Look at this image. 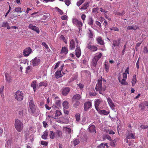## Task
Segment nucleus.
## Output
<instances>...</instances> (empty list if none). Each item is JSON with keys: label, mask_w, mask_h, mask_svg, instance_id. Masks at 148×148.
Instances as JSON below:
<instances>
[{"label": "nucleus", "mask_w": 148, "mask_h": 148, "mask_svg": "<svg viewBox=\"0 0 148 148\" xmlns=\"http://www.w3.org/2000/svg\"><path fill=\"white\" fill-rule=\"evenodd\" d=\"M29 100V105L32 113L34 116L38 115L40 113V112L38 109H37L35 108V106L34 104L32 97H30Z\"/></svg>", "instance_id": "nucleus-1"}, {"label": "nucleus", "mask_w": 148, "mask_h": 148, "mask_svg": "<svg viewBox=\"0 0 148 148\" xmlns=\"http://www.w3.org/2000/svg\"><path fill=\"white\" fill-rule=\"evenodd\" d=\"M95 89L97 91L99 92L100 94H102V91H104L106 89L105 84L102 83V78L98 80V82L96 84Z\"/></svg>", "instance_id": "nucleus-2"}, {"label": "nucleus", "mask_w": 148, "mask_h": 148, "mask_svg": "<svg viewBox=\"0 0 148 148\" xmlns=\"http://www.w3.org/2000/svg\"><path fill=\"white\" fill-rule=\"evenodd\" d=\"M14 126L15 128L18 132H21L23 130V127L22 122L18 119L15 120Z\"/></svg>", "instance_id": "nucleus-3"}, {"label": "nucleus", "mask_w": 148, "mask_h": 148, "mask_svg": "<svg viewBox=\"0 0 148 148\" xmlns=\"http://www.w3.org/2000/svg\"><path fill=\"white\" fill-rule=\"evenodd\" d=\"M103 103V100L101 99H96L95 102V106L96 110H97L100 109H102V105Z\"/></svg>", "instance_id": "nucleus-4"}, {"label": "nucleus", "mask_w": 148, "mask_h": 148, "mask_svg": "<svg viewBox=\"0 0 148 148\" xmlns=\"http://www.w3.org/2000/svg\"><path fill=\"white\" fill-rule=\"evenodd\" d=\"M135 134L134 133L132 132L131 131H127L126 132V137L125 139V141L127 143L129 142L128 139H134L135 138Z\"/></svg>", "instance_id": "nucleus-5"}, {"label": "nucleus", "mask_w": 148, "mask_h": 148, "mask_svg": "<svg viewBox=\"0 0 148 148\" xmlns=\"http://www.w3.org/2000/svg\"><path fill=\"white\" fill-rule=\"evenodd\" d=\"M102 55V53H97L92 59V66L95 67L97 65V63L98 60L101 58Z\"/></svg>", "instance_id": "nucleus-6"}, {"label": "nucleus", "mask_w": 148, "mask_h": 148, "mask_svg": "<svg viewBox=\"0 0 148 148\" xmlns=\"http://www.w3.org/2000/svg\"><path fill=\"white\" fill-rule=\"evenodd\" d=\"M23 94L22 91L18 90L15 93V99L19 101H21L23 99Z\"/></svg>", "instance_id": "nucleus-7"}, {"label": "nucleus", "mask_w": 148, "mask_h": 148, "mask_svg": "<svg viewBox=\"0 0 148 148\" xmlns=\"http://www.w3.org/2000/svg\"><path fill=\"white\" fill-rule=\"evenodd\" d=\"M30 63L33 66H37L40 64V60L38 57H36L31 60Z\"/></svg>", "instance_id": "nucleus-8"}, {"label": "nucleus", "mask_w": 148, "mask_h": 148, "mask_svg": "<svg viewBox=\"0 0 148 148\" xmlns=\"http://www.w3.org/2000/svg\"><path fill=\"white\" fill-rule=\"evenodd\" d=\"M75 41L77 44V45L76 46V48L75 50V55L77 58H79L81 56V51L80 48V47L78 45V41L77 38H76L75 39Z\"/></svg>", "instance_id": "nucleus-9"}, {"label": "nucleus", "mask_w": 148, "mask_h": 148, "mask_svg": "<svg viewBox=\"0 0 148 148\" xmlns=\"http://www.w3.org/2000/svg\"><path fill=\"white\" fill-rule=\"evenodd\" d=\"M32 52V49L29 47L25 48L23 51V54L25 57L28 56Z\"/></svg>", "instance_id": "nucleus-10"}, {"label": "nucleus", "mask_w": 148, "mask_h": 148, "mask_svg": "<svg viewBox=\"0 0 148 148\" xmlns=\"http://www.w3.org/2000/svg\"><path fill=\"white\" fill-rule=\"evenodd\" d=\"M72 21L73 24L79 27H82V23L80 21H79L76 18H73L72 19Z\"/></svg>", "instance_id": "nucleus-11"}, {"label": "nucleus", "mask_w": 148, "mask_h": 148, "mask_svg": "<svg viewBox=\"0 0 148 148\" xmlns=\"http://www.w3.org/2000/svg\"><path fill=\"white\" fill-rule=\"evenodd\" d=\"M91 44V42H89L88 45L87 47L93 51H97V47L94 45H92Z\"/></svg>", "instance_id": "nucleus-12"}, {"label": "nucleus", "mask_w": 148, "mask_h": 148, "mask_svg": "<svg viewBox=\"0 0 148 148\" xmlns=\"http://www.w3.org/2000/svg\"><path fill=\"white\" fill-rule=\"evenodd\" d=\"M31 87L32 88L34 92L36 91L38 88V84L36 80H34L31 83Z\"/></svg>", "instance_id": "nucleus-13"}, {"label": "nucleus", "mask_w": 148, "mask_h": 148, "mask_svg": "<svg viewBox=\"0 0 148 148\" xmlns=\"http://www.w3.org/2000/svg\"><path fill=\"white\" fill-rule=\"evenodd\" d=\"M92 103L90 101H87L84 103V108L85 111H87L90 108L92 107Z\"/></svg>", "instance_id": "nucleus-14"}, {"label": "nucleus", "mask_w": 148, "mask_h": 148, "mask_svg": "<svg viewBox=\"0 0 148 148\" xmlns=\"http://www.w3.org/2000/svg\"><path fill=\"white\" fill-rule=\"evenodd\" d=\"M70 89L68 87L64 88L62 90V94L64 96H66L69 92Z\"/></svg>", "instance_id": "nucleus-15"}, {"label": "nucleus", "mask_w": 148, "mask_h": 148, "mask_svg": "<svg viewBox=\"0 0 148 148\" xmlns=\"http://www.w3.org/2000/svg\"><path fill=\"white\" fill-rule=\"evenodd\" d=\"M89 132L95 134L96 133L95 130V127L94 125H90L88 128Z\"/></svg>", "instance_id": "nucleus-16"}, {"label": "nucleus", "mask_w": 148, "mask_h": 148, "mask_svg": "<svg viewBox=\"0 0 148 148\" xmlns=\"http://www.w3.org/2000/svg\"><path fill=\"white\" fill-rule=\"evenodd\" d=\"M29 28L36 32L37 33H39L40 32L39 28L36 26L33 25L32 24H29Z\"/></svg>", "instance_id": "nucleus-17"}, {"label": "nucleus", "mask_w": 148, "mask_h": 148, "mask_svg": "<svg viewBox=\"0 0 148 148\" xmlns=\"http://www.w3.org/2000/svg\"><path fill=\"white\" fill-rule=\"evenodd\" d=\"M96 40L97 44L101 45H103L104 44V42L102 40L101 37L98 36L96 38Z\"/></svg>", "instance_id": "nucleus-18"}, {"label": "nucleus", "mask_w": 148, "mask_h": 148, "mask_svg": "<svg viewBox=\"0 0 148 148\" xmlns=\"http://www.w3.org/2000/svg\"><path fill=\"white\" fill-rule=\"evenodd\" d=\"M144 106H148V102L147 101H144L143 103H142L139 105V107L141 108V109L142 110H144Z\"/></svg>", "instance_id": "nucleus-19"}, {"label": "nucleus", "mask_w": 148, "mask_h": 148, "mask_svg": "<svg viewBox=\"0 0 148 148\" xmlns=\"http://www.w3.org/2000/svg\"><path fill=\"white\" fill-rule=\"evenodd\" d=\"M61 121L63 123H67L69 122V119L68 117L64 115L62 117H61Z\"/></svg>", "instance_id": "nucleus-20"}, {"label": "nucleus", "mask_w": 148, "mask_h": 148, "mask_svg": "<svg viewBox=\"0 0 148 148\" xmlns=\"http://www.w3.org/2000/svg\"><path fill=\"white\" fill-rule=\"evenodd\" d=\"M101 109L98 110L97 111L100 114H104L105 115H107L109 114V112L105 110H101Z\"/></svg>", "instance_id": "nucleus-21"}, {"label": "nucleus", "mask_w": 148, "mask_h": 148, "mask_svg": "<svg viewBox=\"0 0 148 148\" xmlns=\"http://www.w3.org/2000/svg\"><path fill=\"white\" fill-rule=\"evenodd\" d=\"M59 69L55 73V77L57 79L60 77L62 76V74L61 73V71Z\"/></svg>", "instance_id": "nucleus-22"}, {"label": "nucleus", "mask_w": 148, "mask_h": 148, "mask_svg": "<svg viewBox=\"0 0 148 148\" xmlns=\"http://www.w3.org/2000/svg\"><path fill=\"white\" fill-rule=\"evenodd\" d=\"M104 68L106 72H108L110 69V64L106 61L104 62Z\"/></svg>", "instance_id": "nucleus-23"}, {"label": "nucleus", "mask_w": 148, "mask_h": 148, "mask_svg": "<svg viewBox=\"0 0 148 148\" xmlns=\"http://www.w3.org/2000/svg\"><path fill=\"white\" fill-rule=\"evenodd\" d=\"M75 46V42L73 39H71L70 41V48L72 50L74 49Z\"/></svg>", "instance_id": "nucleus-24"}, {"label": "nucleus", "mask_w": 148, "mask_h": 148, "mask_svg": "<svg viewBox=\"0 0 148 148\" xmlns=\"http://www.w3.org/2000/svg\"><path fill=\"white\" fill-rule=\"evenodd\" d=\"M138 27L136 25H133L132 26H129L127 27V30H135L138 28Z\"/></svg>", "instance_id": "nucleus-25"}, {"label": "nucleus", "mask_w": 148, "mask_h": 148, "mask_svg": "<svg viewBox=\"0 0 148 148\" xmlns=\"http://www.w3.org/2000/svg\"><path fill=\"white\" fill-rule=\"evenodd\" d=\"M55 136L58 137H62V132L59 130H57L55 132Z\"/></svg>", "instance_id": "nucleus-26"}, {"label": "nucleus", "mask_w": 148, "mask_h": 148, "mask_svg": "<svg viewBox=\"0 0 148 148\" xmlns=\"http://www.w3.org/2000/svg\"><path fill=\"white\" fill-rule=\"evenodd\" d=\"M55 103L58 106H60L61 103V101L58 97H55Z\"/></svg>", "instance_id": "nucleus-27"}, {"label": "nucleus", "mask_w": 148, "mask_h": 148, "mask_svg": "<svg viewBox=\"0 0 148 148\" xmlns=\"http://www.w3.org/2000/svg\"><path fill=\"white\" fill-rule=\"evenodd\" d=\"M89 32H88V36L90 40H92L93 38V34L92 31L90 29H88Z\"/></svg>", "instance_id": "nucleus-28"}, {"label": "nucleus", "mask_w": 148, "mask_h": 148, "mask_svg": "<svg viewBox=\"0 0 148 148\" xmlns=\"http://www.w3.org/2000/svg\"><path fill=\"white\" fill-rule=\"evenodd\" d=\"M42 13L40 11H39L35 12L31 14V16H33L34 18L36 16H38L40 15H42Z\"/></svg>", "instance_id": "nucleus-29"}, {"label": "nucleus", "mask_w": 148, "mask_h": 148, "mask_svg": "<svg viewBox=\"0 0 148 148\" xmlns=\"http://www.w3.org/2000/svg\"><path fill=\"white\" fill-rule=\"evenodd\" d=\"M62 105L63 107L66 109L69 108V102L67 101H64L62 103Z\"/></svg>", "instance_id": "nucleus-30"}, {"label": "nucleus", "mask_w": 148, "mask_h": 148, "mask_svg": "<svg viewBox=\"0 0 148 148\" xmlns=\"http://www.w3.org/2000/svg\"><path fill=\"white\" fill-rule=\"evenodd\" d=\"M120 40L118 39L117 40H114L113 41V45L114 47L119 46L120 44Z\"/></svg>", "instance_id": "nucleus-31"}, {"label": "nucleus", "mask_w": 148, "mask_h": 148, "mask_svg": "<svg viewBox=\"0 0 148 148\" xmlns=\"http://www.w3.org/2000/svg\"><path fill=\"white\" fill-rule=\"evenodd\" d=\"M81 97V96L79 94H77L73 96V99L77 100H80Z\"/></svg>", "instance_id": "nucleus-32"}, {"label": "nucleus", "mask_w": 148, "mask_h": 148, "mask_svg": "<svg viewBox=\"0 0 148 148\" xmlns=\"http://www.w3.org/2000/svg\"><path fill=\"white\" fill-rule=\"evenodd\" d=\"M89 3L88 2L84 3L82 5L81 8H80L81 10H86L87 8L89 6Z\"/></svg>", "instance_id": "nucleus-33"}, {"label": "nucleus", "mask_w": 148, "mask_h": 148, "mask_svg": "<svg viewBox=\"0 0 148 148\" xmlns=\"http://www.w3.org/2000/svg\"><path fill=\"white\" fill-rule=\"evenodd\" d=\"M55 114V118L54 119H56V118H57L58 116L62 115V113L60 111L57 110L56 111Z\"/></svg>", "instance_id": "nucleus-34"}, {"label": "nucleus", "mask_w": 148, "mask_h": 148, "mask_svg": "<svg viewBox=\"0 0 148 148\" xmlns=\"http://www.w3.org/2000/svg\"><path fill=\"white\" fill-rule=\"evenodd\" d=\"M68 52V51L67 48L66 47H63L62 49L61 53H64V54H66Z\"/></svg>", "instance_id": "nucleus-35"}, {"label": "nucleus", "mask_w": 148, "mask_h": 148, "mask_svg": "<svg viewBox=\"0 0 148 148\" xmlns=\"http://www.w3.org/2000/svg\"><path fill=\"white\" fill-rule=\"evenodd\" d=\"M118 79L119 82H120L122 84L125 85H127V83L125 81L126 79H123L122 81H121L119 77H118Z\"/></svg>", "instance_id": "nucleus-36"}, {"label": "nucleus", "mask_w": 148, "mask_h": 148, "mask_svg": "<svg viewBox=\"0 0 148 148\" xmlns=\"http://www.w3.org/2000/svg\"><path fill=\"white\" fill-rule=\"evenodd\" d=\"M48 135V132L47 131H45L44 132V134L42 135V138L44 139H47Z\"/></svg>", "instance_id": "nucleus-37"}, {"label": "nucleus", "mask_w": 148, "mask_h": 148, "mask_svg": "<svg viewBox=\"0 0 148 148\" xmlns=\"http://www.w3.org/2000/svg\"><path fill=\"white\" fill-rule=\"evenodd\" d=\"M5 77L6 80V81L8 82H10L11 78L10 76V75L8 73L5 74Z\"/></svg>", "instance_id": "nucleus-38"}, {"label": "nucleus", "mask_w": 148, "mask_h": 148, "mask_svg": "<svg viewBox=\"0 0 148 148\" xmlns=\"http://www.w3.org/2000/svg\"><path fill=\"white\" fill-rule=\"evenodd\" d=\"M136 75H134L133 76L132 80V84L133 86H134L136 83Z\"/></svg>", "instance_id": "nucleus-39"}, {"label": "nucleus", "mask_w": 148, "mask_h": 148, "mask_svg": "<svg viewBox=\"0 0 148 148\" xmlns=\"http://www.w3.org/2000/svg\"><path fill=\"white\" fill-rule=\"evenodd\" d=\"M47 85V84L45 82H41L40 83L38 84L39 87L43 86L44 87H46Z\"/></svg>", "instance_id": "nucleus-40"}, {"label": "nucleus", "mask_w": 148, "mask_h": 148, "mask_svg": "<svg viewBox=\"0 0 148 148\" xmlns=\"http://www.w3.org/2000/svg\"><path fill=\"white\" fill-rule=\"evenodd\" d=\"M32 69V67L30 66H27L26 68V71L25 73H27L30 72L31 71Z\"/></svg>", "instance_id": "nucleus-41"}, {"label": "nucleus", "mask_w": 148, "mask_h": 148, "mask_svg": "<svg viewBox=\"0 0 148 148\" xmlns=\"http://www.w3.org/2000/svg\"><path fill=\"white\" fill-rule=\"evenodd\" d=\"M88 24L91 26L93 25V20L92 17L89 18Z\"/></svg>", "instance_id": "nucleus-42"}, {"label": "nucleus", "mask_w": 148, "mask_h": 148, "mask_svg": "<svg viewBox=\"0 0 148 148\" xmlns=\"http://www.w3.org/2000/svg\"><path fill=\"white\" fill-rule=\"evenodd\" d=\"M73 144L74 146H76V145H78L79 143V140L77 139H74L73 140Z\"/></svg>", "instance_id": "nucleus-43"}, {"label": "nucleus", "mask_w": 148, "mask_h": 148, "mask_svg": "<svg viewBox=\"0 0 148 148\" xmlns=\"http://www.w3.org/2000/svg\"><path fill=\"white\" fill-rule=\"evenodd\" d=\"M55 134L53 131H50L49 136L51 138L53 139L55 137Z\"/></svg>", "instance_id": "nucleus-44"}, {"label": "nucleus", "mask_w": 148, "mask_h": 148, "mask_svg": "<svg viewBox=\"0 0 148 148\" xmlns=\"http://www.w3.org/2000/svg\"><path fill=\"white\" fill-rule=\"evenodd\" d=\"M84 87V85L83 84H82V83H79V84H78L77 88H79L81 90H82L83 88Z\"/></svg>", "instance_id": "nucleus-45"}, {"label": "nucleus", "mask_w": 148, "mask_h": 148, "mask_svg": "<svg viewBox=\"0 0 148 148\" xmlns=\"http://www.w3.org/2000/svg\"><path fill=\"white\" fill-rule=\"evenodd\" d=\"M105 146L108 147L107 144L102 143L98 146V147L99 148L104 147Z\"/></svg>", "instance_id": "nucleus-46"}, {"label": "nucleus", "mask_w": 148, "mask_h": 148, "mask_svg": "<svg viewBox=\"0 0 148 148\" xmlns=\"http://www.w3.org/2000/svg\"><path fill=\"white\" fill-rule=\"evenodd\" d=\"M42 45L45 47V48H46L47 49V51H49L50 50V49H49V48L48 46V45L46 43V42H42Z\"/></svg>", "instance_id": "nucleus-47"}, {"label": "nucleus", "mask_w": 148, "mask_h": 148, "mask_svg": "<svg viewBox=\"0 0 148 148\" xmlns=\"http://www.w3.org/2000/svg\"><path fill=\"white\" fill-rule=\"evenodd\" d=\"M110 29L111 31H115L118 32L119 31V29L116 27H110Z\"/></svg>", "instance_id": "nucleus-48"}, {"label": "nucleus", "mask_w": 148, "mask_h": 148, "mask_svg": "<svg viewBox=\"0 0 148 148\" xmlns=\"http://www.w3.org/2000/svg\"><path fill=\"white\" fill-rule=\"evenodd\" d=\"M14 10L16 12H19L20 13L22 12L21 8H16L14 9Z\"/></svg>", "instance_id": "nucleus-49"}, {"label": "nucleus", "mask_w": 148, "mask_h": 148, "mask_svg": "<svg viewBox=\"0 0 148 148\" xmlns=\"http://www.w3.org/2000/svg\"><path fill=\"white\" fill-rule=\"evenodd\" d=\"M100 11L101 12L103 13L105 15H106V14L108 12V11L106 10L105 9L101 8L100 9Z\"/></svg>", "instance_id": "nucleus-50"}, {"label": "nucleus", "mask_w": 148, "mask_h": 148, "mask_svg": "<svg viewBox=\"0 0 148 148\" xmlns=\"http://www.w3.org/2000/svg\"><path fill=\"white\" fill-rule=\"evenodd\" d=\"M80 104V102L78 101H76L75 103L73 104V107L76 108L77 106H78Z\"/></svg>", "instance_id": "nucleus-51"}, {"label": "nucleus", "mask_w": 148, "mask_h": 148, "mask_svg": "<svg viewBox=\"0 0 148 148\" xmlns=\"http://www.w3.org/2000/svg\"><path fill=\"white\" fill-rule=\"evenodd\" d=\"M64 129H65L66 132L68 133L69 134H70L71 133V130L70 128L65 127H64Z\"/></svg>", "instance_id": "nucleus-52"}, {"label": "nucleus", "mask_w": 148, "mask_h": 148, "mask_svg": "<svg viewBox=\"0 0 148 148\" xmlns=\"http://www.w3.org/2000/svg\"><path fill=\"white\" fill-rule=\"evenodd\" d=\"M75 118L76 120L77 121H79L80 120V115L79 114H77L75 115Z\"/></svg>", "instance_id": "nucleus-53"}, {"label": "nucleus", "mask_w": 148, "mask_h": 148, "mask_svg": "<svg viewBox=\"0 0 148 148\" xmlns=\"http://www.w3.org/2000/svg\"><path fill=\"white\" fill-rule=\"evenodd\" d=\"M8 25V23L7 22H3L2 25V27H5Z\"/></svg>", "instance_id": "nucleus-54"}, {"label": "nucleus", "mask_w": 148, "mask_h": 148, "mask_svg": "<svg viewBox=\"0 0 148 148\" xmlns=\"http://www.w3.org/2000/svg\"><path fill=\"white\" fill-rule=\"evenodd\" d=\"M64 2L65 4L67 6L69 5L71 3V1L70 0H65Z\"/></svg>", "instance_id": "nucleus-55"}, {"label": "nucleus", "mask_w": 148, "mask_h": 148, "mask_svg": "<svg viewBox=\"0 0 148 148\" xmlns=\"http://www.w3.org/2000/svg\"><path fill=\"white\" fill-rule=\"evenodd\" d=\"M84 0H80L77 2V5L79 6L84 1Z\"/></svg>", "instance_id": "nucleus-56"}, {"label": "nucleus", "mask_w": 148, "mask_h": 148, "mask_svg": "<svg viewBox=\"0 0 148 148\" xmlns=\"http://www.w3.org/2000/svg\"><path fill=\"white\" fill-rule=\"evenodd\" d=\"M107 100L109 105L110 103H112L113 102L110 97H108L107 98Z\"/></svg>", "instance_id": "nucleus-57"}, {"label": "nucleus", "mask_w": 148, "mask_h": 148, "mask_svg": "<svg viewBox=\"0 0 148 148\" xmlns=\"http://www.w3.org/2000/svg\"><path fill=\"white\" fill-rule=\"evenodd\" d=\"M116 141H112L110 142V145L114 147L115 146Z\"/></svg>", "instance_id": "nucleus-58"}, {"label": "nucleus", "mask_w": 148, "mask_h": 148, "mask_svg": "<svg viewBox=\"0 0 148 148\" xmlns=\"http://www.w3.org/2000/svg\"><path fill=\"white\" fill-rule=\"evenodd\" d=\"M109 105L110 106L112 109L113 110H114V107L115 106V105L113 102L111 103L110 104H109Z\"/></svg>", "instance_id": "nucleus-59"}, {"label": "nucleus", "mask_w": 148, "mask_h": 148, "mask_svg": "<svg viewBox=\"0 0 148 148\" xmlns=\"http://www.w3.org/2000/svg\"><path fill=\"white\" fill-rule=\"evenodd\" d=\"M86 18V16L84 14H82L81 16V18L82 19V20L83 21V22L84 23V21L85 20V18Z\"/></svg>", "instance_id": "nucleus-60"}, {"label": "nucleus", "mask_w": 148, "mask_h": 148, "mask_svg": "<svg viewBox=\"0 0 148 148\" xmlns=\"http://www.w3.org/2000/svg\"><path fill=\"white\" fill-rule=\"evenodd\" d=\"M127 77V74L126 73H123V79H126Z\"/></svg>", "instance_id": "nucleus-61"}, {"label": "nucleus", "mask_w": 148, "mask_h": 148, "mask_svg": "<svg viewBox=\"0 0 148 148\" xmlns=\"http://www.w3.org/2000/svg\"><path fill=\"white\" fill-rule=\"evenodd\" d=\"M96 24L98 25L100 28L101 27V23L99 21H97L95 22Z\"/></svg>", "instance_id": "nucleus-62"}, {"label": "nucleus", "mask_w": 148, "mask_h": 148, "mask_svg": "<svg viewBox=\"0 0 148 148\" xmlns=\"http://www.w3.org/2000/svg\"><path fill=\"white\" fill-rule=\"evenodd\" d=\"M140 127L142 129H145L147 128L148 127V126L147 125H142L140 126Z\"/></svg>", "instance_id": "nucleus-63"}, {"label": "nucleus", "mask_w": 148, "mask_h": 148, "mask_svg": "<svg viewBox=\"0 0 148 148\" xmlns=\"http://www.w3.org/2000/svg\"><path fill=\"white\" fill-rule=\"evenodd\" d=\"M56 9H57V10L59 12L60 14H63V12H62V11L60 9H59L58 8H57V7H56Z\"/></svg>", "instance_id": "nucleus-64"}]
</instances>
